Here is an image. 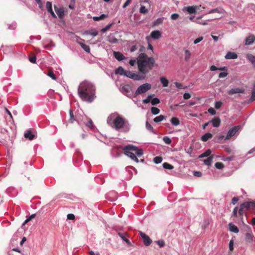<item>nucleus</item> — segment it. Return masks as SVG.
I'll use <instances>...</instances> for the list:
<instances>
[{
	"label": "nucleus",
	"mask_w": 255,
	"mask_h": 255,
	"mask_svg": "<svg viewBox=\"0 0 255 255\" xmlns=\"http://www.w3.org/2000/svg\"><path fill=\"white\" fill-rule=\"evenodd\" d=\"M145 126H146V128L147 130H148L149 131H151L152 133H155L154 130L153 128H152V126L149 123H148V122H146Z\"/></svg>",
	"instance_id": "obj_41"
},
{
	"label": "nucleus",
	"mask_w": 255,
	"mask_h": 255,
	"mask_svg": "<svg viewBox=\"0 0 255 255\" xmlns=\"http://www.w3.org/2000/svg\"><path fill=\"white\" fill-rule=\"evenodd\" d=\"M194 22L203 25H206L208 24L206 21H199L195 20V21H194Z\"/></svg>",
	"instance_id": "obj_60"
},
{
	"label": "nucleus",
	"mask_w": 255,
	"mask_h": 255,
	"mask_svg": "<svg viewBox=\"0 0 255 255\" xmlns=\"http://www.w3.org/2000/svg\"><path fill=\"white\" fill-rule=\"evenodd\" d=\"M54 10L58 17L61 19L64 16V11L63 7H58L57 5H54Z\"/></svg>",
	"instance_id": "obj_12"
},
{
	"label": "nucleus",
	"mask_w": 255,
	"mask_h": 255,
	"mask_svg": "<svg viewBox=\"0 0 255 255\" xmlns=\"http://www.w3.org/2000/svg\"><path fill=\"white\" fill-rule=\"evenodd\" d=\"M151 88V85L149 83L143 84L139 86L133 94V97H136L137 95L141 94H144L150 90Z\"/></svg>",
	"instance_id": "obj_5"
},
{
	"label": "nucleus",
	"mask_w": 255,
	"mask_h": 255,
	"mask_svg": "<svg viewBox=\"0 0 255 255\" xmlns=\"http://www.w3.org/2000/svg\"><path fill=\"white\" fill-rule=\"evenodd\" d=\"M222 104L223 103L221 101H217L215 103V108L216 109H219L221 107Z\"/></svg>",
	"instance_id": "obj_52"
},
{
	"label": "nucleus",
	"mask_w": 255,
	"mask_h": 255,
	"mask_svg": "<svg viewBox=\"0 0 255 255\" xmlns=\"http://www.w3.org/2000/svg\"><path fill=\"white\" fill-rule=\"evenodd\" d=\"M238 55L233 52H228L225 56L226 59H235L237 58Z\"/></svg>",
	"instance_id": "obj_18"
},
{
	"label": "nucleus",
	"mask_w": 255,
	"mask_h": 255,
	"mask_svg": "<svg viewBox=\"0 0 255 255\" xmlns=\"http://www.w3.org/2000/svg\"><path fill=\"white\" fill-rule=\"evenodd\" d=\"M125 76L136 81L141 80L145 78L144 75L135 73L130 71H126Z\"/></svg>",
	"instance_id": "obj_6"
},
{
	"label": "nucleus",
	"mask_w": 255,
	"mask_h": 255,
	"mask_svg": "<svg viewBox=\"0 0 255 255\" xmlns=\"http://www.w3.org/2000/svg\"><path fill=\"white\" fill-rule=\"evenodd\" d=\"M228 73L227 72H220L219 74V78H223L227 76Z\"/></svg>",
	"instance_id": "obj_54"
},
{
	"label": "nucleus",
	"mask_w": 255,
	"mask_h": 255,
	"mask_svg": "<svg viewBox=\"0 0 255 255\" xmlns=\"http://www.w3.org/2000/svg\"><path fill=\"white\" fill-rule=\"evenodd\" d=\"M155 243L159 246V247L161 248L164 246L165 243L163 240H160L158 241H156Z\"/></svg>",
	"instance_id": "obj_53"
},
{
	"label": "nucleus",
	"mask_w": 255,
	"mask_h": 255,
	"mask_svg": "<svg viewBox=\"0 0 255 255\" xmlns=\"http://www.w3.org/2000/svg\"><path fill=\"white\" fill-rule=\"evenodd\" d=\"M213 160V157L212 156H210L208 157L207 159L204 160V163L205 165L210 166L211 165L212 162Z\"/></svg>",
	"instance_id": "obj_36"
},
{
	"label": "nucleus",
	"mask_w": 255,
	"mask_h": 255,
	"mask_svg": "<svg viewBox=\"0 0 255 255\" xmlns=\"http://www.w3.org/2000/svg\"><path fill=\"white\" fill-rule=\"evenodd\" d=\"M255 100V85L254 86V89L252 91V95L250 98V101L253 102Z\"/></svg>",
	"instance_id": "obj_49"
},
{
	"label": "nucleus",
	"mask_w": 255,
	"mask_h": 255,
	"mask_svg": "<svg viewBox=\"0 0 255 255\" xmlns=\"http://www.w3.org/2000/svg\"><path fill=\"white\" fill-rule=\"evenodd\" d=\"M49 77L51 78L53 80H55L56 79V77L53 71H50L48 72L47 74Z\"/></svg>",
	"instance_id": "obj_50"
},
{
	"label": "nucleus",
	"mask_w": 255,
	"mask_h": 255,
	"mask_svg": "<svg viewBox=\"0 0 255 255\" xmlns=\"http://www.w3.org/2000/svg\"><path fill=\"white\" fill-rule=\"evenodd\" d=\"M145 50V48L144 46L141 45H139V52H141L140 53H143V52H144Z\"/></svg>",
	"instance_id": "obj_64"
},
{
	"label": "nucleus",
	"mask_w": 255,
	"mask_h": 255,
	"mask_svg": "<svg viewBox=\"0 0 255 255\" xmlns=\"http://www.w3.org/2000/svg\"><path fill=\"white\" fill-rule=\"evenodd\" d=\"M160 81L164 87H166L168 86L169 81L165 77H160Z\"/></svg>",
	"instance_id": "obj_30"
},
{
	"label": "nucleus",
	"mask_w": 255,
	"mask_h": 255,
	"mask_svg": "<svg viewBox=\"0 0 255 255\" xmlns=\"http://www.w3.org/2000/svg\"><path fill=\"white\" fill-rule=\"evenodd\" d=\"M129 43L132 45L129 49V51L130 52H133L137 49V43L135 40L130 41Z\"/></svg>",
	"instance_id": "obj_19"
},
{
	"label": "nucleus",
	"mask_w": 255,
	"mask_h": 255,
	"mask_svg": "<svg viewBox=\"0 0 255 255\" xmlns=\"http://www.w3.org/2000/svg\"><path fill=\"white\" fill-rule=\"evenodd\" d=\"M208 112L211 115H214L216 114V112L215 110L213 108H210L208 109Z\"/></svg>",
	"instance_id": "obj_58"
},
{
	"label": "nucleus",
	"mask_w": 255,
	"mask_h": 255,
	"mask_svg": "<svg viewBox=\"0 0 255 255\" xmlns=\"http://www.w3.org/2000/svg\"><path fill=\"white\" fill-rule=\"evenodd\" d=\"M160 102V100L157 98H154L151 100V103L152 105H156L159 104Z\"/></svg>",
	"instance_id": "obj_48"
},
{
	"label": "nucleus",
	"mask_w": 255,
	"mask_h": 255,
	"mask_svg": "<svg viewBox=\"0 0 255 255\" xmlns=\"http://www.w3.org/2000/svg\"><path fill=\"white\" fill-rule=\"evenodd\" d=\"M183 98L185 100L189 99H190L191 98V95L189 93H185L183 95Z\"/></svg>",
	"instance_id": "obj_63"
},
{
	"label": "nucleus",
	"mask_w": 255,
	"mask_h": 255,
	"mask_svg": "<svg viewBox=\"0 0 255 255\" xmlns=\"http://www.w3.org/2000/svg\"><path fill=\"white\" fill-rule=\"evenodd\" d=\"M108 41L111 43H117L118 40L114 36H109L108 37Z\"/></svg>",
	"instance_id": "obj_35"
},
{
	"label": "nucleus",
	"mask_w": 255,
	"mask_h": 255,
	"mask_svg": "<svg viewBox=\"0 0 255 255\" xmlns=\"http://www.w3.org/2000/svg\"><path fill=\"white\" fill-rule=\"evenodd\" d=\"M170 122L173 126L175 127L180 125L179 120L176 117H172L170 119Z\"/></svg>",
	"instance_id": "obj_26"
},
{
	"label": "nucleus",
	"mask_w": 255,
	"mask_h": 255,
	"mask_svg": "<svg viewBox=\"0 0 255 255\" xmlns=\"http://www.w3.org/2000/svg\"><path fill=\"white\" fill-rule=\"evenodd\" d=\"M113 55L115 58L119 61H121L126 59V57L121 52L119 51H114Z\"/></svg>",
	"instance_id": "obj_15"
},
{
	"label": "nucleus",
	"mask_w": 255,
	"mask_h": 255,
	"mask_svg": "<svg viewBox=\"0 0 255 255\" xmlns=\"http://www.w3.org/2000/svg\"><path fill=\"white\" fill-rule=\"evenodd\" d=\"M210 122L214 128H218L221 125V120L219 117H214Z\"/></svg>",
	"instance_id": "obj_14"
},
{
	"label": "nucleus",
	"mask_w": 255,
	"mask_h": 255,
	"mask_svg": "<svg viewBox=\"0 0 255 255\" xmlns=\"http://www.w3.org/2000/svg\"><path fill=\"white\" fill-rule=\"evenodd\" d=\"M174 84L177 88L179 89H183V85L181 83L176 82Z\"/></svg>",
	"instance_id": "obj_55"
},
{
	"label": "nucleus",
	"mask_w": 255,
	"mask_h": 255,
	"mask_svg": "<svg viewBox=\"0 0 255 255\" xmlns=\"http://www.w3.org/2000/svg\"><path fill=\"white\" fill-rule=\"evenodd\" d=\"M253 235L249 233L246 234L245 240L246 242L249 243H252L253 241Z\"/></svg>",
	"instance_id": "obj_28"
},
{
	"label": "nucleus",
	"mask_w": 255,
	"mask_h": 255,
	"mask_svg": "<svg viewBox=\"0 0 255 255\" xmlns=\"http://www.w3.org/2000/svg\"><path fill=\"white\" fill-rule=\"evenodd\" d=\"M241 128L240 126H237L233 127V128L229 129L226 136L225 137V140L230 139L232 136L235 135L237 132Z\"/></svg>",
	"instance_id": "obj_9"
},
{
	"label": "nucleus",
	"mask_w": 255,
	"mask_h": 255,
	"mask_svg": "<svg viewBox=\"0 0 255 255\" xmlns=\"http://www.w3.org/2000/svg\"><path fill=\"white\" fill-rule=\"evenodd\" d=\"M211 152H211V149H208L206 150L204 153L200 154L198 158H201L207 157L211 154Z\"/></svg>",
	"instance_id": "obj_31"
},
{
	"label": "nucleus",
	"mask_w": 255,
	"mask_h": 255,
	"mask_svg": "<svg viewBox=\"0 0 255 255\" xmlns=\"http://www.w3.org/2000/svg\"><path fill=\"white\" fill-rule=\"evenodd\" d=\"M238 207H236L234 208L233 211V215L234 217H237L238 216Z\"/></svg>",
	"instance_id": "obj_61"
},
{
	"label": "nucleus",
	"mask_w": 255,
	"mask_h": 255,
	"mask_svg": "<svg viewBox=\"0 0 255 255\" xmlns=\"http://www.w3.org/2000/svg\"><path fill=\"white\" fill-rule=\"evenodd\" d=\"M153 96V95H148L146 99H143L142 100V103L143 104H148V103H149L150 102V100H151V98H152Z\"/></svg>",
	"instance_id": "obj_44"
},
{
	"label": "nucleus",
	"mask_w": 255,
	"mask_h": 255,
	"mask_svg": "<svg viewBox=\"0 0 255 255\" xmlns=\"http://www.w3.org/2000/svg\"><path fill=\"white\" fill-rule=\"evenodd\" d=\"M126 71L124 70L123 67L119 66L115 71L116 75H119L121 76H125Z\"/></svg>",
	"instance_id": "obj_20"
},
{
	"label": "nucleus",
	"mask_w": 255,
	"mask_h": 255,
	"mask_svg": "<svg viewBox=\"0 0 255 255\" xmlns=\"http://www.w3.org/2000/svg\"><path fill=\"white\" fill-rule=\"evenodd\" d=\"M120 91L122 94L126 95V96L131 98L133 97V94L132 92L131 87L128 85H125L120 88Z\"/></svg>",
	"instance_id": "obj_7"
},
{
	"label": "nucleus",
	"mask_w": 255,
	"mask_h": 255,
	"mask_svg": "<svg viewBox=\"0 0 255 255\" xmlns=\"http://www.w3.org/2000/svg\"><path fill=\"white\" fill-rule=\"evenodd\" d=\"M201 5L199 6H188L183 8V11H187L189 14L195 13L197 9H200Z\"/></svg>",
	"instance_id": "obj_10"
},
{
	"label": "nucleus",
	"mask_w": 255,
	"mask_h": 255,
	"mask_svg": "<svg viewBox=\"0 0 255 255\" xmlns=\"http://www.w3.org/2000/svg\"><path fill=\"white\" fill-rule=\"evenodd\" d=\"M212 137H213L212 134H211V133L208 132V133H206L204 134V135H203L201 136V139L203 141L205 142V141H207L208 139L211 138Z\"/></svg>",
	"instance_id": "obj_25"
},
{
	"label": "nucleus",
	"mask_w": 255,
	"mask_h": 255,
	"mask_svg": "<svg viewBox=\"0 0 255 255\" xmlns=\"http://www.w3.org/2000/svg\"><path fill=\"white\" fill-rule=\"evenodd\" d=\"M255 40V36L253 35H250L248 37H247L245 40V44L247 45H251L254 43Z\"/></svg>",
	"instance_id": "obj_17"
},
{
	"label": "nucleus",
	"mask_w": 255,
	"mask_h": 255,
	"mask_svg": "<svg viewBox=\"0 0 255 255\" xmlns=\"http://www.w3.org/2000/svg\"><path fill=\"white\" fill-rule=\"evenodd\" d=\"M118 235L119 236V237H120L121 238V239L123 241L126 242V243L128 245H130V244H131L130 242L129 241V240L128 239H127V234L126 233L119 232Z\"/></svg>",
	"instance_id": "obj_21"
},
{
	"label": "nucleus",
	"mask_w": 255,
	"mask_h": 255,
	"mask_svg": "<svg viewBox=\"0 0 255 255\" xmlns=\"http://www.w3.org/2000/svg\"><path fill=\"white\" fill-rule=\"evenodd\" d=\"M161 36V32L158 30L152 31L150 33V37L154 39H158Z\"/></svg>",
	"instance_id": "obj_16"
},
{
	"label": "nucleus",
	"mask_w": 255,
	"mask_h": 255,
	"mask_svg": "<svg viewBox=\"0 0 255 255\" xmlns=\"http://www.w3.org/2000/svg\"><path fill=\"white\" fill-rule=\"evenodd\" d=\"M107 123L111 128L117 131L121 130L124 132H128L130 128L128 121L117 112L112 113L108 117Z\"/></svg>",
	"instance_id": "obj_1"
},
{
	"label": "nucleus",
	"mask_w": 255,
	"mask_h": 255,
	"mask_svg": "<svg viewBox=\"0 0 255 255\" xmlns=\"http://www.w3.org/2000/svg\"><path fill=\"white\" fill-rule=\"evenodd\" d=\"M179 17V15L178 13H173L171 15V18L172 20H176Z\"/></svg>",
	"instance_id": "obj_56"
},
{
	"label": "nucleus",
	"mask_w": 255,
	"mask_h": 255,
	"mask_svg": "<svg viewBox=\"0 0 255 255\" xmlns=\"http://www.w3.org/2000/svg\"><path fill=\"white\" fill-rule=\"evenodd\" d=\"M113 23H110L106 25L105 27L101 29V31L103 33L106 32L112 26Z\"/></svg>",
	"instance_id": "obj_51"
},
{
	"label": "nucleus",
	"mask_w": 255,
	"mask_h": 255,
	"mask_svg": "<svg viewBox=\"0 0 255 255\" xmlns=\"http://www.w3.org/2000/svg\"><path fill=\"white\" fill-rule=\"evenodd\" d=\"M29 60L31 63H36V56H32L29 57Z\"/></svg>",
	"instance_id": "obj_62"
},
{
	"label": "nucleus",
	"mask_w": 255,
	"mask_h": 255,
	"mask_svg": "<svg viewBox=\"0 0 255 255\" xmlns=\"http://www.w3.org/2000/svg\"><path fill=\"white\" fill-rule=\"evenodd\" d=\"M191 53L190 52L186 49L185 50V60L186 61H188L191 58Z\"/></svg>",
	"instance_id": "obj_37"
},
{
	"label": "nucleus",
	"mask_w": 255,
	"mask_h": 255,
	"mask_svg": "<svg viewBox=\"0 0 255 255\" xmlns=\"http://www.w3.org/2000/svg\"><path fill=\"white\" fill-rule=\"evenodd\" d=\"M162 161V158L161 156H156L153 159V162L155 164L160 163Z\"/></svg>",
	"instance_id": "obj_43"
},
{
	"label": "nucleus",
	"mask_w": 255,
	"mask_h": 255,
	"mask_svg": "<svg viewBox=\"0 0 255 255\" xmlns=\"http://www.w3.org/2000/svg\"><path fill=\"white\" fill-rule=\"evenodd\" d=\"M24 137L26 138H28L29 140H32L34 139V135L32 132L28 130L24 134Z\"/></svg>",
	"instance_id": "obj_32"
},
{
	"label": "nucleus",
	"mask_w": 255,
	"mask_h": 255,
	"mask_svg": "<svg viewBox=\"0 0 255 255\" xmlns=\"http://www.w3.org/2000/svg\"><path fill=\"white\" fill-rule=\"evenodd\" d=\"M155 60L153 57H148L145 53H140L137 58V64L140 75L146 76L153 67Z\"/></svg>",
	"instance_id": "obj_3"
},
{
	"label": "nucleus",
	"mask_w": 255,
	"mask_h": 255,
	"mask_svg": "<svg viewBox=\"0 0 255 255\" xmlns=\"http://www.w3.org/2000/svg\"><path fill=\"white\" fill-rule=\"evenodd\" d=\"M224 12V9L221 8H216L210 10L208 12L206 13L205 14L213 13L215 12H217L219 13H222Z\"/></svg>",
	"instance_id": "obj_27"
},
{
	"label": "nucleus",
	"mask_w": 255,
	"mask_h": 255,
	"mask_svg": "<svg viewBox=\"0 0 255 255\" xmlns=\"http://www.w3.org/2000/svg\"><path fill=\"white\" fill-rule=\"evenodd\" d=\"M248 60L252 63L254 67H255V56L252 54H248L247 56Z\"/></svg>",
	"instance_id": "obj_29"
},
{
	"label": "nucleus",
	"mask_w": 255,
	"mask_h": 255,
	"mask_svg": "<svg viewBox=\"0 0 255 255\" xmlns=\"http://www.w3.org/2000/svg\"><path fill=\"white\" fill-rule=\"evenodd\" d=\"M229 230L231 232L235 233H238L239 232V230L237 226L235 225L233 223H230L229 224Z\"/></svg>",
	"instance_id": "obj_24"
},
{
	"label": "nucleus",
	"mask_w": 255,
	"mask_h": 255,
	"mask_svg": "<svg viewBox=\"0 0 255 255\" xmlns=\"http://www.w3.org/2000/svg\"><path fill=\"white\" fill-rule=\"evenodd\" d=\"M163 141L167 144H170L171 143V139L167 136L163 137Z\"/></svg>",
	"instance_id": "obj_47"
},
{
	"label": "nucleus",
	"mask_w": 255,
	"mask_h": 255,
	"mask_svg": "<svg viewBox=\"0 0 255 255\" xmlns=\"http://www.w3.org/2000/svg\"><path fill=\"white\" fill-rule=\"evenodd\" d=\"M46 7L47 11L50 14L51 16L53 18H56V15L52 10V4L50 1H47L46 3Z\"/></svg>",
	"instance_id": "obj_13"
},
{
	"label": "nucleus",
	"mask_w": 255,
	"mask_h": 255,
	"mask_svg": "<svg viewBox=\"0 0 255 255\" xmlns=\"http://www.w3.org/2000/svg\"><path fill=\"white\" fill-rule=\"evenodd\" d=\"M151 112L152 114L156 115L159 113L160 110L156 107H153L151 108Z\"/></svg>",
	"instance_id": "obj_42"
},
{
	"label": "nucleus",
	"mask_w": 255,
	"mask_h": 255,
	"mask_svg": "<svg viewBox=\"0 0 255 255\" xmlns=\"http://www.w3.org/2000/svg\"><path fill=\"white\" fill-rule=\"evenodd\" d=\"M139 12L142 14H146L148 13V10L145 6L141 5L139 8Z\"/></svg>",
	"instance_id": "obj_38"
},
{
	"label": "nucleus",
	"mask_w": 255,
	"mask_h": 255,
	"mask_svg": "<svg viewBox=\"0 0 255 255\" xmlns=\"http://www.w3.org/2000/svg\"><path fill=\"white\" fill-rule=\"evenodd\" d=\"M85 120L88 121V122L87 123H86L85 122H84L87 127H88L90 128H93L94 127V126L93 124V122L91 119H89L87 117L85 116L83 118V120Z\"/></svg>",
	"instance_id": "obj_23"
},
{
	"label": "nucleus",
	"mask_w": 255,
	"mask_h": 255,
	"mask_svg": "<svg viewBox=\"0 0 255 255\" xmlns=\"http://www.w3.org/2000/svg\"><path fill=\"white\" fill-rule=\"evenodd\" d=\"M107 17H108L107 14H102L101 15H100L99 16H94L93 17V19L94 21H99L100 20L104 19L105 18Z\"/></svg>",
	"instance_id": "obj_34"
},
{
	"label": "nucleus",
	"mask_w": 255,
	"mask_h": 255,
	"mask_svg": "<svg viewBox=\"0 0 255 255\" xmlns=\"http://www.w3.org/2000/svg\"><path fill=\"white\" fill-rule=\"evenodd\" d=\"M215 166L216 168L218 169H222L224 167V164L220 162H216L215 164Z\"/></svg>",
	"instance_id": "obj_45"
},
{
	"label": "nucleus",
	"mask_w": 255,
	"mask_h": 255,
	"mask_svg": "<svg viewBox=\"0 0 255 255\" xmlns=\"http://www.w3.org/2000/svg\"><path fill=\"white\" fill-rule=\"evenodd\" d=\"M139 234L143 239L144 245L145 246H149L152 242V241L150 238L147 235L142 232H140Z\"/></svg>",
	"instance_id": "obj_11"
},
{
	"label": "nucleus",
	"mask_w": 255,
	"mask_h": 255,
	"mask_svg": "<svg viewBox=\"0 0 255 255\" xmlns=\"http://www.w3.org/2000/svg\"><path fill=\"white\" fill-rule=\"evenodd\" d=\"M162 166L164 168L167 169H172L174 168L173 166L167 162H164L162 164Z\"/></svg>",
	"instance_id": "obj_40"
},
{
	"label": "nucleus",
	"mask_w": 255,
	"mask_h": 255,
	"mask_svg": "<svg viewBox=\"0 0 255 255\" xmlns=\"http://www.w3.org/2000/svg\"><path fill=\"white\" fill-rule=\"evenodd\" d=\"M203 37L202 36H200V37H198L197 38H196V39L194 40V44H196L199 43L203 40Z\"/></svg>",
	"instance_id": "obj_57"
},
{
	"label": "nucleus",
	"mask_w": 255,
	"mask_h": 255,
	"mask_svg": "<svg viewBox=\"0 0 255 255\" xmlns=\"http://www.w3.org/2000/svg\"><path fill=\"white\" fill-rule=\"evenodd\" d=\"M78 94L82 100L91 103L96 98V87L91 82L85 80L79 84Z\"/></svg>",
	"instance_id": "obj_2"
},
{
	"label": "nucleus",
	"mask_w": 255,
	"mask_h": 255,
	"mask_svg": "<svg viewBox=\"0 0 255 255\" xmlns=\"http://www.w3.org/2000/svg\"><path fill=\"white\" fill-rule=\"evenodd\" d=\"M69 115H70V119L69 122L71 123H73L74 121H77L79 125H80V122L78 119L75 118L74 115L73 114V111L71 110H69Z\"/></svg>",
	"instance_id": "obj_22"
},
{
	"label": "nucleus",
	"mask_w": 255,
	"mask_h": 255,
	"mask_svg": "<svg viewBox=\"0 0 255 255\" xmlns=\"http://www.w3.org/2000/svg\"><path fill=\"white\" fill-rule=\"evenodd\" d=\"M239 214L241 218L244 215L246 216V211H245L241 206L239 210Z\"/></svg>",
	"instance_id": "obj_46"
},
{
	"label": "nucleus",
	"mask_w": 255,
	"mask_h": 255,
	"mask_svg": "<svg viewBox=\"0 0 255 255\" xmlns=\"http://www.w3.org/2000/svg\"><path fill=\"white\" fill-rule=\"evenodd\" d=\"M240 206L245 210L255 209V201H247L241 204Z\"/></svg>",
	"instance_id": "obj_8"
},
{
	"label": "nucleus",
	"mask_w": 255,
	"mask_h": 255,
	"mask_svg": "<svg viewBox=\"0 0 255 255\" xmlns=\"http://www.w3.org/2000/svg\"><path fill=\"white\" fill-rule=\"evenodd\" d=\"M81 47L87 53H89L90 52V48L89 46L85 44L84 43L80 44Z\"/></svg>",
	"instance_id": "obj_39"
},
{
	"label": "nucleus",
	"mask_w": 255,
	"mask_h": 255,
	"mask_svg": "<svg viewBox=\"0 0 255 255\" xmlns=\"http://www.w3.org/2000/svg\"><path fill=\"white\" fill-rule=\"evenodd\" d=\"M123 150L126 155L135 161L136 163H138L139 160L136 155L138 157H140L143 154V150L142 149L138 148L136 146L130 144L124 147Z\"/></svg>",
	"instance_id": "obj_4"
},
{
	"label": "nucleus",
	"mask_w": 255,
	"mask_h": 255,
	"mask_svg": "<svg viewBox=\"0 0 255 255\" xmlns=\"http://www.w3.org/2000/svg\"><path fill=\"white\" fill-rule=\"evenodd\" d=\"M234 249V241L233 240H231L229 242V250L231 251H232Z\"/></svg>",
	"instance_id": "obj_59"
},
{
	"label": "nucleus",
	"mask_w": 255,
	"mask_h": 255,
	"mask_svg": "<svg viewBox=\"0 0 255 255\" xmlns=\"http://www.w3.org/2000/svg\"><path fill=\"white\" fill-rule=\"evenodd\" d=\"M165 118H166L165 116L161 115H159V116L155 117L153 119V121L155 123H159V122L162 121L163 120L165 119Z\"/></svg>",
	"instance_id": "obj_33"
}]
</instances>
